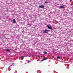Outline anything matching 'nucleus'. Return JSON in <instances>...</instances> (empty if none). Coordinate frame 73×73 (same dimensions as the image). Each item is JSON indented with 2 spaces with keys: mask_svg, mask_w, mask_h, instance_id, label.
Returning <instances> with one entry per match:
<instances>
[{
  "mask_svg": "<svg viewBox=\"0 0 73 73\" xmlns=\"http://www.w3.org/2000/svg\"><path fill=\"white\" fill-rule=\"evenodd\" d=\"M49 31H50V30H47V29H45L44 30V32L45 33H48V32Z\"/></svg>",
  "mask_w": 73,
  "mask_h": 73,
  "instance_id": "f257e3e1",
  "label": "nucleus"
},
{
  "mask_svg": "<svg viewBox=\"0 0 73 73\" xmlns=\"http://www.w3.org/2000/svg\"><path fill=\"white\" fill-rule=\"evenodd\" d=\"M60 8H65V5L60 6Z\"/></svg>",
  "mask_w": 73,
  "mask_h": 73,
  "instance_id": "f03ea898",
  "label": "nucleus"
},
{
  "mask_svg": "<svg viewBox=\"0 0 73 73\" xmlns=\"http://www.w3.org/2000/svg\"><path fill=\"white\" fill-rule=\"evenodd\" d=\"M47 27L49 29H52V28L51 26H50L49 25L47 26Z\"/></svg>",
  "mask_w": 73,
  "mask_h": 73,
  "instance_id": "7ed1b4c3",
  "label": "nucleus"
},
{
  "mask_svg": "<svg viewBox=\"0 0 73 73\" xmlns=\"http://www.w3.org/2000/svg\"><path fill=\"white\" fill-rule=\"evenodd\" d=\"M39 7H40L41 8H44V6L43 5H39Z\"/></svg>",
  "mask_w": 73,
  "mask_h": 73,
  "instance_id": "20e7f679",
  "label": "nucleus"
},
{
  "mask_svg": "<svg viewBox=\"0 0 73 73\" xmlns=\"http://www.w3.org/2000/svg\"><path fill=\"white\" fill-rule=\"evenodd\" d=\"M13 22L14 23H16V21H15V19H13Z\"/></svg>",
  "mask_w": 73,
  "mask_h": 73,
  "instance_id": "39448f33",
  "label": "nucleus"
},
{
  "mask_svg": "<svg viewBox=\"0 0 73 73\" xmlns=\"http://www.w3.org/2000/svg\"><path fill=\"white\" fill-rule=\"evenodd\" d=\"M48 59V58H44V59H43L42 60V61H44V60H47Z\"/></svg>",
  "mask_w": 73,
  "mask_h": 73,
  "instance_id": "423d86ee",
  "label": "nucleus"
},
{
  "mask_svg": "<svg viewBox=\"0 0 73 73\" xmlns=\"http://www.w3.org/2000/svg\"><path fill=\"white\" fill-rule=\"evenodd\" d=\"M43 53H44V54H47V52H44Z\"/></svg>",
  "mask_w": 73,
  "mask_h": 73,
  "instance_id": "0eeeda50",
  "label": "nucleus"
},
{
  "mask_svg": "<svg viewBox=\"0 0 73 73\" xmlns=\"http://www.w3.org/2000/svg\"><path fill=\"white\" fill-rule=\"evenodd\" d=\"M21 58L22 59H23L24 58V56H21Z\"/></svg>",
  "mask_w": 73,
  "mask_h": 73,
  "instance_id": "6e6552de",
  "label": "nucleus"
},
{
  "mask_svg": "<svg viewBox=\"0 0 73 73\" xmlns=\"http://www.w3.org/2000/svg\"><path fill=\"white\" fill-rule=\"evenodd\" d=\"M57 59H60V57H59V56H58L57 57Z\"/></svg>",
  "mask_w": 73,
  "mask_h": 73,
  "instance_id": "1a4fd4ad",
  "label": "nucleus"
},
{
  "mask_svg": "<svg viewBox=\"0 0 73 73\" xmlns=\"http://www.w3.org/2000/svg\"><path fill=\"white\" fill-rule=\"evenodd\" d=\"M6 50L8 51H9L10 50L9 49H7Z\"/></svg>",
  "mask_w": 73,
  "mask_h": 73,
  "instance_id": "9d476101",
  "label": "nucleus"
},
{
  "mask_svg": "<svg viewBox=\"0 0 73 73\" xmlns=\"http://www.w3.org/2000/svg\"><path fill=\"white\" fill-rule=\"evenodd\" d=\"M48 3V1H47L45 2V3Z\"/></svg>",
  "mask_w": 73,
  "mask_h": 73,
  "instance_id": "9b49d317",
  "label": "nucleus"
},
{
  "mask_svg": "<svg viewBox=\"0 0 73 73\" xmlns=\"http://www.w3.org/2000/svg\"><path fill=\"white\" fill-rule=\"evenodd\" d=\"M30 62H31L30 61H29L28 62H27V63H29Z\"/></svg>",
  "mask_w": 73,
  "mask_h": 73,
  "instance_id": "f8f14e48",
  "label": "nucleus"
},
{
  "mask_svg": "<svg viewBox=\"0 0 73 73\" xmlns=\"http://www.w3.org/2000/svg\"><path fill=\"white\" fill-rule=\"evenodd\" d=\"M72 1V0H70V2H71Z\"/></svg>",
  "mask_w": 73,
  "mask_h": 73,
  "instance_id": "ddd939ff",
  "label": "nucleus"
}]
</instances>
